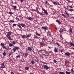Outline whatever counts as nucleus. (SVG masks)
Here are the masks:
<instances>
[{
  "instance_id": "1",
  "label": "nucleus",
  "mask_w": 74,
  "mask_h": 74,
  "mask_svg": "<svg viewBox=\"0 0 74 74\" xmlns=\"http://www.w3.org/2000/svg\"><path fill=\"white\" fill-rule=\"evenodd\" d=\"M7 33H8V34L6 35V36L9 39V40H12V39H11V38L10 37V35H11V32H8Z\"/></svg>"
},
{
  "instance_id": "2",
  "label": "nucleus",
  "mask_w": 74,
  "mask_h": 74,
  "mask_svg": "<svg viewBox=\"0 0 74 74\" xmlns=\"http://www.w3.org/2000/svg\"><path fill=\"white\" fill-rule=\"evenodd\" d=\"M17 25L18 27H19V28L21 29H22V28L21 26L23 27H24L25 26V24H22L19 23V25L17 24Z\"/></svg>"
},
{
  "instance_id": "3",
  "label": "nucleus",
  "mask_w": 74,
  "mask_h": 74,
  "mask_svg": "<svg viewBox=\"0 0 74 74\" xmlns=\"http://www.w3.org/2000/svg\"><path fill=\"white\" fill-rule=\"evenodd\" d=\"M1 46H2V48H3V49H6V50H8V49H7L5 46H4L5 45V44H4V43H1Z\"/></svg>"
},
{
  "instance_id": "4",
  "label": "nucleus",
  "mask_w": 74,
  "mask_h": 74,
  "mask_svg": "<svg viewBox=\"0 0 74 74\" xmlns=\"http://www.w3.org/2000/svg\"><path fill=\"white\" fill-rule=\"evenodd\" d=\"M20 48L19 47L15 46V48H13L12 50L13 51H14V52H15V51H16V50L18 51V49H19Z\"/></svg>"
},
{
  "instance_id": "5",
  "label": "nucleus",
  "mask_w": 74,
  "mask_h": 74,
  "mask_svg": "<svg viewBox=\"0 0 74 74\" xmlns=\"http://www.w3.org/2000/svg\"><path fill=\"white\" fill-rule=\"evenodd\" d=\"M40 7H41L42 9V11H44V12H45V14L46 15H48V12H47V10H45V9H43V8H42V7H41V6H40Z\"/></svg>"
},
{
  "instance_id": "6",
  "label": "nucleus",
  "mask_w": 74,
  "mask_h": 74,
  "mask_svg": "<svg viewBox=\"0 0 74 74\" xmlns=\"http://www.w3.org/2000/svg\"><path fill=\"white\" fill-rule=\"evenodd\" d=\"M71 55V53L69 52H66L65 53L64 55L65 56H70Z\"/></svg>"
},
{
  "instance_id": "7",
  "label": "nucleus",
  "mask_w": 74,
  "mask_h": 74,
  "mask_svg": "<svg viewBox=\"0 0 74 74\" xmlns=\"http://www.w3.org/2000/svg\"><path fill=\"white\" fill-rule=\"evenodd\" d=\"M43 67L45 69H47V70H48V69H49V67L45 65H44Z\"/></svg>"
},
{
  "instance_id": "8",
  "label": "nucleus",
  "mask_w": 74,
  "mask_h": 74,
  "mask_svg": "<svg viewBox=\"0 0 74 74\" xmlns=\"http://www.w3.org/2000/svg\"><path fill=\"white\" fill-rule=\"evenodd\" d=\"M40 45H41L42 47H43L44 45H45V43H43L42 42H40Z\"/></svg>"
},
{
  "instance_id": "9",
  "label": "nucleus",
  "mask_w": 74,
  "mask_h": 74,
  "mask_svg": "<svg viewBox=\"0 0 74 74\" xmlns=\"http://www.w3.org/2000/svg\"><path fill=\"white\" fill-rule=\"evenodd\" d=\"M47 35L48 36H51V32L48 31L47 33Z\"/></svg>"
},
{
  "instance_id": "10",
  "label": "nucleus",
  "mask_w": 74,
  "mask_h": 74,
  "mask_svg": "<svg viewBox=\"0 0 74 74\" xmlns=\"http://www.w3.org/2000/svg\"><path fill=\"white\" fill-rule=\"evenodd\" d=\"M41 28L44 30H48V28L47 27H42Z\"/></svg>"
},
{
  "instance_id": "11",
  "label": "nucleus",
  "mask_w": 74,
  "mask_h": 74,
  "mask_svg": "<svg viewBox=\"0 0 74 74\" xmlns=\"http://www.w3.org/2000/svg\"><path fill=\"white\" fill-rule=\"evenodd\" d=\"M67 44H70V45L71 46H74V44L72 42H70L68 43Z\"/></svg>"
},
{
  "instance_id": "12",
  "label": "nucleus",
  "mask_w": 74,
  "mask_h": 74,
  "mask_svg": "<svg viewBox=\"0 0 74 74\" xmlns=\"http://www.w3.org/2000/svg\"><path fill=\"white\" fill-rule=\"evenodd\" d=\"M59 32L60 33H63L64 31H63V29L61 28Z\"/></svg>"
},
{
  "instance_id": "13",
  "label": "nucleus",
  "mask_w": 74,
  "mask_h": 74,
  "mask_svg": "<svg viewBox=\"0 0 74 74\" xmlns=\"http://www.w3.org/2000/svg\"><path fill=\"white\" fill-rule=\"evenodd\" d=\"M27 19H28V20H29V21H32V20L33 19V18L32 17H28L27 18Z\"/></svg>"
},
{
  "instance_id": "14",
  "label": "nucleus",
  "mask_w": 74,
  "mask_h": 74,
  "mask_svg": "<svg viewBox=\"0 0 74 74\" xmlns=\"http://www.w3.org/2000/svg\"><path fill=\"white\" fill-rule=\"evenodd\" d=\"M57 49L55 48L54 49V51L56 53L58 52V51Z\"/></svg>"
},
{
  "instance_id": "15",
  "label": "nucleus",
  "mask_w": 74,
  "mask_h": 74,
  "mask_svg": "<svg viewBox=\"0 0 74 74\" xmlns=\"http://www.w3.org/2000/svg\"><path fill=\"white\" fill-rule=\"evenodd\" d=\"M56 22H58L59 25H61V22H60V21H59L56 20Z\"/></svg>"
},
{
  "instance_id": "16",
  "label": "nucleus",
  "mask_w": 74,
  "mask_h": 74,
  "mask_svg": "<svg viewBox=\"0 0 74 74\" xmlns=\"http://www.w3.org/2000/svg\"><path fill=\"white\" fill-rule=\"evenodd\" d=\"M12 7L14 8L13 9L15 10H16V8H17V7L16 6H13L12 5Z\"/></svg>"
},
{
  "instance_id": "17",
  "label": "nucleus",
  "mask_w": 74,
  "mask_h": 74,
  "mask_svg": "<svg viewBox=\"0 0 74 74\" xmlns=\"http://www.w3.org/2000/svg\"><path fill=\"white\" fill-rule=\"evenodd\" d=\"M27 48V50L28 51H32V48L30 47H28Z\"/></svg>"
},
{
  "instance_id": "18",
  "label": "nucleus",
  "mask_w": 74,
  "mask_h": 74,
  "mask_svg": "<svg viewBox=\"0 0 74 74\" xmlns=\"http://www.w3.org/2000/svg\"><path fill=\"white\" fill-rule=\"evenodd\" d=\"M21 36L22 38H26V35H21Z\"/></svg>"
},
{
  "instance_id": "19",
  "label": "nucleus",
  "mask_w": 74,
  "mask_h": 74,
  "mask_svg": "<svg viewBox=\"0 0 74 74\" xmlns=\"http://www.w3.org/2000/svg\"><path fill=\"white\" fill-rule=\"evenodd\" d=\"M9 46L10 47H14V45L12 44L11 43H9Z\"/></svg>"
},
{
  "instance_id": "20",
  "label": "nucleus",
  "mask_w": 74,
  "mask_h": 74,
  "mask_svg": "<svg viewBox=\"0 0 74 74\" xmlns=\"http://www.w3.org/2000/svg\"><path fill=\"white\" fill-rule=\"evenodd\" d=\"M36 12L38 14L40 12H39L38 10V9H37V8H36Z\"/></svg>"
},
{
  "instance_id": "21",
  "label": "nucleus",
  "mask_w": 74,
  "mask_h": 74,
  "mask_svg": "<svg viewBox=\"0 0 74 74\" xmlns=\"http://www.w3.org/2000/svg\"><path fill=\"white\" fill-rule=\"evenodd\" d=\"M65 73H66V74H71V72H68V71H66Z\"/></svg>"
},
{
  "instance_id": "22",
  "label": "nucleus",
  "mask_w": 74,
  "mask_h": 74,
  "mask_svg": "<svg viewBox=\"0 0 74 74\" xmlns=\"http://www.w3.org/2000/svg\"><path fill=\"white\" fill-rule=\"evenodd\" d=\"M35 34H36V35H37V36H41V35H40V34H39L37 32H36Z\"/></svg>"
},
{
  "instance_id": "23",
  "label": "nucleus",
  "mask_w": 74,
  "mask_h": 74,
  "mask_svg": "<svg viewBox=\"0 0 74 74\" xmlns=\"http://www.w3.org/2000/svg\"><path fill=\"white\" fill-rule=\"evenodd\" d=\"M3 55V56H5L6 55V53L5 51H4Z\"/></svg>"
},
{
  "instance_id": "24",
  "label": "nucleus",
  "mask_w": 74,
  "mask_h": 74,
  "mask_svg": "<svg viewBox=\"0 0 74 74\" xmlns=\"http://www.w3.org/2000/svg\"><path fill=\"white\" fill-rule=\"evenodd\" d=\"M25 69H26V70H28L29 69V67H25Z\"/></svg>"
},
{
  "instance_id": "25",
  "label": "nucleus",
  "mask_w": 74,
  "mask_h": 74,
  "mask_svg": "<svg viewBox=\"0 0 74 74\" xmlns=\"http://www.w3.org/2000/svg\"><path fill=\"white\" fill-rule=\"evenodd\" d=\"M10 22H12V23H14L15 22V21H14L11 20H10Z\"/></svg>"
},
{
  "instance_id": "26",
  "label": "nucleus",
  "mask_w": 74,
  "mask_h": 74,
  "mask_svg": "<svg viewBox=\"0 0 74 74\" xmlns=\"http://www.w3.org/2000/svg\"><path fill=\"white\" fill-rule=\"evenodd\" d=\"M1 67L2 69H4L5 68V66H4V65H2L1 66Z\"/></svg>"
},
{
  "instance_id": "27",
  "label": "nucleus",
  "mask_w": 74,
  "mask_h": 74,
  "mask_svg": "<svg viewBox=\"0 0 74 74\" xmlns=\"http://www.w3.org/2000/svg\"><path fill=\"white\" fill-rule=\"evenodd\" d=\"M35 63V62H34V60H32L31 61L32 64H34Z\"/></svg>"
},
{
  "instance_id": "28",
  "label": "nucleus",
  "mask_w": 74,
  "mask_h": 74,
  "mask_svg": "<svg viewBox=\"0 0 74 74\" xmlns=\"http://www.w3.org/2000/svg\"><path fill=\"white\" fill-rule=\"evenodd\" d=\"M38 14H39L40 15H44V14H43L41 12H39Z\"/></svg>"
},
{
  "instance_id": "29",
  "label": "nucleus",
  "mask_w": 74,
  "mask_h": 74,
  "mask_svg": "<svg viewBox=\"0 0 74 74\" xmlns=\"http://www.w3.org/2000/svg\"><path fill=\"white\" fill-rule=\"evenodd\" d=\"M16 58H20V55H18L17 56H16Z\"/></svg>"
},
{
  "instance_id": "30",
  "label": "nucleus",
  "mask_w": 74,
  "mask_h": 74,
  "mask_svg": "<svg viewBox=\"0 0 74 74\" xmlns=\"http://www.w3.org/2000/svg\"><path fill=\"white\" fill-rule=\"evenodd\" d=\"M69 11L70 12H73V10L72 9H69Z\"/></svg>"
},
{
  "instance_id": "31",
  "label": "nucleus",
  "mask_w": 74,
  "mask_h": 74,
  "mask_svg": "<svg viewBox=\"0 0 74 74\" xmlns=\"http://www.w3.org/2000/svg\"><path fill=\"white\" fill-rule=\"evenodd\" d=\"M12 43L13 45H15L16 44V43H15V41H13L12 42Z\"/></svg>"
},
{
  "instance_id": "32",
  "label": "nucleus",
  "mask_w": 74,
  "mask_h": 74,
  "mask_svg": "<svg viewBox=\"0 0 74 74\" xmlns=\"http://www.w3.org/2000/svg\"><path fill=\"white\" fill-rule=\"evenodd\" d=\"M65 13L66 14V15H68V16H69L70 15V14H68L67 12H66V11H65Z\"/></svg>"
},
{
  "instance_id": "33",
  "label": "nucleus",
  "mask_w": 74,
  "mask_h": 74,
  "mask_svg": "<svg viewBox=\"0 0 74 74\" xmlns=\"http://www.w3.org/2000/svg\"><path fill=\"white\" fill-rule=\"evenodd\" d=\"M53 4H54V5H57V3L56 2H53Z\"/></svg>"
},
{
  "instance_id": "34",
  "label": "nucleus",
  "mask_w": 74,
  "mask_h": 74,
  "mask_svg": "<svg viewBox=\"0 0 74 74\" xmlns=\"http://www.w3.org/2000/svg\"><path fill=\"white\" fill-rule=\"evenodd\" d=\"M29 37H30V35L29 34L26 36V38H29Z\"/></svg>"
},
{
  "instance_id": "35",
  "label": "nucleus",
  "mask_w": 74,
  "mask_h": 74,
  "mask_svg": "<svg viewBox=\"0 0 74 74\" xmlns=\"http://www.w3.org/2000/svg\"><path fill=\"white\" fill-rule=\"evenodd\" d=\"M9 14L10 15H12V14H13V13L12 12H9Z\"/></svg>"
},
{
  "instance_id": "36",
  "label": "nucleus",
  "mask_w": 74,
  "mask_h": 74,
  "mask_svg": "<svg viewBox=\"0 0 74 74\" xmlns=\"http://www.w3.org/2000/svg\"><path fill=\"white\" fill-rule=\"evenodd\" d=\"M66 1H68V2H69V3H71V2H72V1H70V0H66Z\"/></svg>"
},
{
  "instance_id": "37",
  "label": "nucleus",
  "mask_w": 74,
  "mask_h": 74,
  "mask_svg": "<svg viewBox=\"0 0 74 74\" xmlns=\"http://www.w3.org/2000/svg\"><path fill=\"white\" fill-rule=\"evenodd\" d=\"M62 16H64V18H66V16L64 15V14H62Z\"/></svg>"
},
{
  "instance_id": "38",
  "label": "nucleus",
  "mask_w": 74,
  "mask_h": 74,
  "mask_svg": "<svg viewBox=\"0 0 74 74\" xmlns=\"http://www.w3.org/2000/svg\"><path fill=\"white\" fill-rule=\"evenodd\" d=\"M25 56H26V57L27 56V55H28V53H25Z\"/></svg>"
},
{
  "instance_id": "39",
  "label": "nucleus",
  "mask_w": 74,
  "mask_h": 74,
  "mask_svg": "<svg viewBox=\"0 0 74 74\" xmlns=\"http://www.w3.org/2000/svg\"><path fill=\"white\" fill-rule=\"evenodd\" d=\"M69 7L70 8H73V5H70L69 6Z\"/></svg>"
},
{
  "instance_id": "40",
  "label": "nucleus",
  "mask_w": 74,
  "mask_h": 74,
  "mask_svg": "<svg viewBox=\"0 0 74 74\" xmlns=\"http://www.w3.org/2000/svg\"><path fill=\"white\" fill-rule=\"evenodd\" d=\"M65 65L66 66V65H67V60H66L65 61Z\"/></svg>"
},
{
  "instance_id": "41",
  "label": "nucleus",
  "mask_w": 74,
  "mask_h": 74,
  "mask_svg": "<svg viewBox=\"0 0 74 74\" xmlns=\"http://www.w3.org/2000/svg\"><path fill=\"white\" fill-rule=\"evenodd\" d=\"M34 38H36L37 39H38V37L37 36H34Z\"/></svg>"
},
{
  "instance_id": "42",
  "label": "nucleus",
  "mask_w": 74,
  "mask_h": 74,
  "mask_svg": "<svg viewBox=\"0 0 74 74\" xmlns=\"http://www.w3.org/2000/svg\"><path fill=\"white\" fill-rule=\"evenodd\" d=\"M69 31L71 33H72V32H73V31H72V29L71 28H70L69 29Z\"/></svg>"
},
{
  "instance_id": "43",
  "label": "nucleus",
  "mask_w": 74,
  "mask_h": 74,
  "mask_svg": "<svg viewBox=\"0 0 74 74\" xmlns=\"http://www.w3.org/2000/svg\"><path fill=\"white\" fill-rule=\"evenodd\" d=\"M71 72H72V73H73L74 72V70H73V69H71Z\"/></svg>"
},
{
  "instance_id": "44",
  "label": "nucleus",
  "mask_w": 74,
  "mask_h": 74,
  "mask_svg": "<svg viewBox=\"0 0 74 74\" xmlns=\"http://www.w3.org/2000/svg\"><path fill=\"white\" fill-rule=\"evenodd\" d=\"M56 44L58 46H60V45H59V44L58 42H56Z\"/></svg>"
},
{
  "instance_id": "45",
  "label": "nucleus",
  "mask_w": 74,
  "mask_h": 74,
  "mask_svg": "<svg viewBox=\"0 0 74 74\" xmlns=\"http://www.w3.org/2000/svg\"><path fill=\"white\" fill-rule=\"evenodd\" d=\"M60 38L61 39V38H63V37H62V35H60Z\"/></svg>"
},
{
  "instance_id": "46",
  "label": "nucleus",
  "mask_w": 74,
  "mask_h": 74,
  "mask_svg": "<svg viewBox=\"0 0 74 74\" xmlns=\"http://www.w3.org/2000/svg\"><path fill=\"white\" fill-rule=\"evenodd\" d=\"M16 24H13V27H14V26H16Z\"/></svg>"
},
{
  "instance_id": "47",
  "label": "nucleus",
  "mask_w": 74,
  "mask_h": 74,
  "mask_svg": "<svg viewBox=\"0 0 74 74\" xmlns=\"http://www.w3.org/2000/svg\"><path fill=\"white\" fill-rule=\"evenodd\" d=\"M53 62H54V63H55L57 62V61H56L55 60H53Z\"/></svg>"
},
{
  "instance_id": "48",
  "label": "nucleus",
  "mask_w": 74,
  "mask_h": 74,
  "mask_svg": "<svg viewBox=\"0 0 74 74\" xmlns=\"http://www.w3.org/2000/svg\"><path fill=\"white\" fill-rule=\"evenodd\" d=\"M43 50H40L38 51V52H42V51H43Z\"/></svg>"
},
{
  "instance_id": "49",
  "label": "nucleus",
  "mask_w": 74,
  "mask_h": 74,
  "mask_svg": "<svg viewBox=\"0 0 74 74\" xmlns=\"http://www.w3.org/2000/svg\"><path fill=\"white\" fill-rule=\"evenodd\" d=\"M4 62H3L1 64V65H2V66H4Z\"/></svg>"
},
{
  "instance_id": "50",
  "label": "nucleus",
  "mask_w": 74,
  "mask_h": 74,
  "mask_svg": "<svg viewBox=\"0 0 74 74\" xmlns=\"http://www.w3.org/2000/svg\"><path fill=\"white\" fill-rule=\"evenodd\" d=\"M32 11H36V10L34 9H32Z\"/></svg>"
},
{
  "instance_id": "51",
  "label": "nucleus",
  "mask_w": 74,
  "mask_h": 74,
  "mask_svg": "<svg viewBox=\"0 0 74 74\" xmlns=\"http://www.w3.org/2000/svg\"><path fill=\"white\" fill-rule=\"evenodd\" d=\"M42 40H44V41H45V39L44 38H42Z\"/></svg>"
},
{
  "instance_id": "52",
  "label": "nucleus",
  "mask_w": 74,
  "mask_h": 74,
  "mask_svg": "<svg viewBox=\"0 0 74 74\" xmlns=\"http://www.w3.org/2000/svg\"><path fill=\"white\" fill-rule=\"evenodd\" d=\"M60 51H61V53H62V54H63V50H60Z\"/></svg>"
},
{
  "instance_id": "53",
  "label": "nucleus",
  "mask_w": 74,
  "mask_h": 74,
  "mask_svg": "<svg viewBox=\"0 0 74 74\" xmlns=\"http://www.w3.org/2000/svg\"><path fill=\"white\" fill-rule=\"evenodd\" d=\"M11 55H12V53H9V56H10Z\"/></svg>"
},
{
  "instance_id": "54",
  "label": "nucleus",
  "mask_w": 74,
  "mask_h": 74,
  "mask_svg": "<svg viewBox=\"0 0 74 74\" xmlns=\"http://www.w3.org/2000/svg\"><path fill=\"white\" fill-rule=\"evenodd\" d=\"M47 4H48V1H45V4L47 5Z\"/></svg>"
},
{
  "instance_id": "55",
  "label": "nucleus",
  "mask_w": 74,
  "mask_h": 74,
  "mask_svg": "<svg viewBox=\"0 0 74 74\" xmlns=\"http://www.w3.org/2000/svg\"><path fill=\"white\" fill-rule=\"evenodd\" d=\"M48 48L49 49H50V48H52L50 47L49 46H48Z\"/></svg>"
},
{
  "instance_id": "56",
  "label": "nucleus",
  "mask_w": 74,
  "mask_h": 74,
  "mask_svg": "<svg viewBox=\"0 0 74 74\" xmlns=\"http://www.w3.org/2000/svg\"><path fill=\"white\" fill-rule=\"evenodd\" d=\"M11 74H14V73H13V72H11Z\"/></svg>"
},
{
  "instance_id": "57",
  "label": "nucleus",
  "mask_w": 74,
  "mask_h": 74,
  "mask_svg": "<svg viewBox=\"0 0 74 74\" xmlns=\"http://www.w3.org/2000/svg\"><path fill=\"white\" fill-rule=\"evenodd\" d=\"M24 0H21V2H23V1Z\"/></svg>"
},
{
  "instance_id": "58",
  "label": "nucleus",
  "mask_w": 74,
  "mask_h": 74,
  "mask_svg": "<svg viewBox=\"0 0 74 74\" xmlns=\"http://www.w3.org/2000/svg\"><path fill=\"white\" fill-rule=\"evenodd\" d=\"M29 36H30V37H31V36H32V34H29Z\"/></svg>"
},
{
  "instance_id": "59",
  "label": "nucleus",
  "mask_w": 74,
  "mask_h": 74,
  "mask_svg": "<svg viewBox=\"0 0 74 74\" xmlns=\"http://www.w3.org/2000/svg\"><path fill=\"white\" fill-rule=\"evenodd\" d=\"M34 21H35V22H37V21L36 20H34Z\"/></svg>"
},
{
  "instance_id": "60",
  "label": "nucleus",
  "mask_w": 74,
  "mask_h": 74,
  "mask_svg": "<svg viewBox=\"0 0 74 74\" xmlns=\"http://www.w3.org/2000/svg\"><path fill=\"white\" fill-rule=\"evenodd\" d=\"M55 29H56V30H57V27H55Z\"/></svg>"
},
{
  "instance_id": "61",
  "label": "nucleus",
  "mask_w": 74,
  "mask_h": 74,
  "mask_svg": "<svg viewBox=\"0 0 74 74\" xmlns=\"http://www.w3.org/2000/svg\"><path fill=\"white\" fill-rule=\"evenodd\" d=\"M19 17L20 18H21V16H19Z\"/></svg>"
},
{
  "instance_id": "62",
  "label": "nucleus",
  "mask_w": 74,
  "mask_h": 74,
  "mask_svg": "<svg viewBox=\"0 0 74 74\" xmlns=\"http://www.w3.org/2000/svg\"><path fill=\"white\" fill-rule=\"evenodd\" d=\"M72 18H73V19H74V17H71Z\"/></svg>"
},
{
  "instance_id": "63",
  "label": "nucleus",
  "mask_w": 74,
  "mask_h": 74,
  "mask_svg": "<svg viewBox=\"0 0 74 74\" xmlns=\"http://www.w3.org/2000/svg\"><path fill=\"white\" fill-rule=\"evenodd\" d=\"M58 5H60V4H59V3H58Z\"/></svg>"
},
{
  "instance_id": "64",
  "label": "nucleus",
  "mask_w": 74,
  "mask_h": 74,
  "mask_svg": "<svg viewBox=\"0 0 74 74\" xmlns=\"http://www.w3.org/2000/svg\"><path fill=\"white\" fill-rule=\"evenodd\" d=\"M29 74H33V73H29Z\"/></svg>"
}]
</instances>
